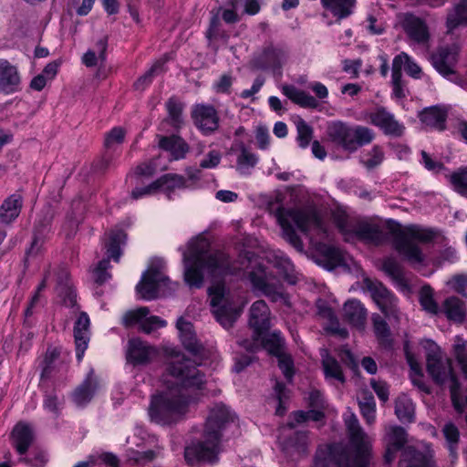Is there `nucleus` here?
Here are the masks:
<instances>
[{
    "label": "nucleus",
    "mask_w": 467,
    "mask_h": 467,
    "mask_svg": "<svg viewBox=\"0 0 467 467\" xmlns=\"http://www.w3.org/2000/svg\"><path fill=\"white\" fill-rule=\"evenodd\" d=\"M158 354L157 349L140 338H131L128 343L127 359L133 365L150 362Z\"/></svg>",
    "instance_id": "19"
},
{
    "label": "nucleus",
    "mask_w": 467,
    "mask_h": 467,
    "mask_svg": "<svg viewBox=\"0 0 467 467\" xmlns=\"http://www.w3.org/2000/svg\"><path fill=\"white\" fill-rule=\"evenodd\" d=\"M258 341L259 349L264 348L271 355L275 357H281L284 354L285 339L280 332L274 331L268 335L265 333L258 338Z\"/></svg>",
    "instance_id": "37"
},
{
    "label": "nucleus",
    "mask_w": 467,
    "mask_h": 467,
    "mask_svg": "<svg viewBox=\"0 0 467 467\" xmlns=\"http://www.w3.org/2000/svg\"><path fill=\"white\" fill-rule=\"evenodd\" d=\"M192 118L204 135H210L218 129L219 117L211 105H196L192 111Z\"/></svg>",
    "instance_id": "18"
},
{
    "label": "nucleus",
    "mask_w": 467,
    "mask_h": 467,
    "mask_svg": "<svg viewBox=\"0 0 467 467\" xmlns=\"http://www.w3.org/2000/svg\"><path fill=\"white\" fill-rule=\"evenodd\" d=\"M297 130V142L298 145L305 149L306 148L313 138V128L306 123L302 118H298L296 121Z\"/></svg>",
    "instance_id": "53"
},
{
    "label": "nucleus",
    "mask_w": 467,
    "mask_h": 467,
    "mask_svg": "<svg viewBox=\"0 0 467 467\" xmlns=\"http://www.w3.org/2000/svg\"><path fill=\"white\" fill-rule=\"evenodd\" d=\"M168 116L164 121L169 123L173 129L179 130L183 124L182 112L184 104L177 98L171 97L165 103Z\"/></svg>",
    "instance_id": "39"
},
{
    "label": "nucleus",
    "mask_w": 467,
    "mask_h": 467,
    "mask_svg": "<svg viewBox=\"0 0 467 467\" xmlns=\"http://www.w3.org/2000/svg\"><path fill=\"white\" fill-rule=\"evenodd\" d=\"M368 155V159L363 160L361 162L368 170L378 167L384 159V153L381 148L378 145L373 146Z\"/></svg>",
    "instance_id": "63"
},
{
    "label": "nucleus",
    "mask_w": 467,
    "mask_h": 467,
    "mask_svg": "<svg viewBox=\"0 0 467 467\" xmlns=\"http://www.w3.org/2000/svg\"><path fill=\"white\" fill-rule=\"evenodd\" d=\"M235 415L224 404H215L206 419L202 440L194 441L185 448V461L192 466L215 463L220 453L223 431L233 423Z\"/></svg>",
    "instance_id": "4"
},
{
    "label": "nucleus",
    "mask_w": 467,
    "mask_h": 467,
    "mask_svg": "<svg viewBox=\"0 0 467 467\" xmlns=\"http://www.w3.org/2000/svg\"><path fill=\"white\" fill-rule=\"evenodd\" d=\"M150 314V309L147 306H140L135 310L127 311L122 317V325L125 327H130L133 325L143 320Z\"/></svg>",
    "instance_id": "55"
},
{
    "label": "nucleus",
    "mask_w": 467,
    "mask_h": 467,
    "mask_svg": "<svg viewBox=\"0 0 467 467\" xmlns=\"http://www.w3.org/2000/svg\"><path fill=\"white\" fill-rule=\"evenodd\" d=\"M155 184L157 191L162 190L167 198L170 200L172 198V193L175 189L190 188V185L187 184V180H185V177L173 173H167L161 176L155 181Z\"/></svg>",
    "instance_id": "32"
},
{
    "label": "nucleus",
    "mask_w": 467,
    "mask_h": 467,
    "mask_svg": "<svg viewBox=\"0 0 467 467\" xmlns=\"http://www.w3.org/2000/svg\"><path fill=\"white\" fill-rule=\"evenodd\" d=\"M283 196L280 193L270 197L265 202L266 211L274 214L277 223L281 217L284 220L290 218L294 224L302 233H307L311 227L321 228L322 220L317 213L311 209H285L282 206Z\"/></svg>",
    "instance_id": "8"
},
{
    "label": "nucleus",
    "mask_w": 467,
    "mask_h": 467,
    "mask_svg": "<svg viewBox=\"0 0 467 467\" xmlns=\"http://www.w3.org/2000/svg\"><path fill=\"white\" fill-rule=\"evenodd\" d=\"M399 467H430V459L424 452L408 446L401 452Z\"/></svg>",
    "instance_id": "34"
},
{
    "label": "nucleus",
    "mask_w": 467,
    "mask_h": 467,
    "mask_svg": "<svg viewBox=\"0 0 467 467\" xmlns=\"http://www.w3.org/2000/svg\"><path fill=\"white\" fill-rule=\"evenodd\" d=\"M334 223L344 236L345 241H353V234L355 231V223L348 219V216L344 213H338L334 215Z\"/></svg>",
    "instance_id": "50"
},
{
    "label": "nucleus",
    "mask_w": 467,
    "mask_h": 467,
    "mask_svg": "<svg viewBox=\"0 0 467 467\" xmlns=\"http://www.w3.org/2000/svg\"><path fill=\"white\" fill-rule=\"evenodd\" d=\"M355 238L375 245H379L388 239L384 225L371 219L360 220L355 223L353 240Z\"/></svg>",
    "instance_id": "15"
},
{
    "label": "nucleus",
    "mask_w": 467,
    "mask_h": 467,
    "mask_svg": "<svg viewBox=\"0 0 467 467\" xmlns=\"http://www.w3.org/2000/svg\"><path fill=\"white\" fill-rule=\"evenodd\" d=\"M369 122L379 127L386 135L400 137L403 134L404 126L395 119L394 115L384 107H379L368 114Z\"/></svg>",
    "instance_id": "16"
},
{
    "label": "nucleus",
    "mask_w": 467,
    "mask_h": 467,
    "mask_svg": "<svg viewBox=\"0 0 467 467\" xmlns=\"http://www.w3.org/2000/svg\"><path fill=\"white\" fill-rule=\"evenodd\" d=\"M450 182L460 194L467 195V168L452 173Z\"/></svg>",
    "instance_id": "59"
},
{
    "label": "nucleus",
    "mask_w": 467,
    "mask_h": 467,
    "mask_svg": "<svg viewBox=\"0 0 467 467\" xmlns=\"http://www.w3.org/2000/svg\"><path fill=\"white\" fill-rule=\"evenodd\" d=\"M318 252L322 256L325 267L329 271L334 270L343 264L344 258L342 252L335 246L325 244H320Z\"/></svg>",
    "instance_id": "42"
},
{
    "label": "nucleus",
    "mask_w": 467,
    "mask_h": 467,
    "mask_svg": "<svg viewBox=\"0 0 467 467\" xmlns=\"http://www.w3.org/2000/svg\"><path fill=\"white\" fill-rule=\"evenodd\" d=\"M373 329L379 343L385 348H391L393 339L388 323L378 314L372 316Z\"/></svg>",
    "instance_id": "41"
},
{
    "label": "nucleus",
    "mask_w": 467,
    "mask_h": 467,
    "mask_svg": "<svg viewBox=\"0 0 467 467\" xmlns=\"http://www.w3.org/2000/svg\"><path fill=\"white\" fill-rule=\"evenodd\" d=\"M270 309L264 300L253 303L250 308L249 326L253 329L251 339L238 341L239 345L249 352L259 350L258 338L270 328Z\"/></svg>",
    "instance_id": "9"
},
{
    "label": "nucleus",
    "mask_w": 467,
    "mask_h": 467,
    "mask_svg": "<svg viewBox=\"0 0 467 467\" xmlns=\"http://www.w3.org/2000/svg\"><path fill=\"white\" fill-rule=\"evenodd\" d=\"M288 444L294 447L300 453H306L308 448V432L296 431L289 439Z\"/></svg>",
    "instance_id": "60"
},
{
    "label": "nucleus",
    "mask_w": 467,
    "mask_h": 467,
    "mask_svg": "<svg viewBox=\"0 0 467 467\" xmlns=\"http://www.w3.org/2000/svg\"><path fill=\"white\" fill-rule=\"evenodd\" d=\"M177 284H171L169 277L159 269L150 268L143 273L141 280L136 285V291L144 300H152L158 297L162 287L175 290Z\"/></svg>",
    "instance_id": "13"
},
{
    "label": "nucleus",
    "mask_w": 467,
    "mask_h": 467,
    "mask_svg": "<svg viewBox=\"0 0 467 467\" xmlns=\"http://www.w3.org/2000/svg\"><path fill=\"white\" fill-rule=\"evenodd\" d=\"M282 92L294 103L306 109H316L318 107V101L315 97L307 92L296 88L293 85H285L282 88Z\"/></svg>",
    "instance_id": "33"
},
{
    "label": "nucleus",
    "mask_w": 467,
    "mask_h": 467,
    "mask_svg": "<svg viewBox=\"0 0 467 467\" xmlns=\"http://www.w3.org/2000/svg\"><path fill=\"white\" fill-rule=\"evenodd\" d=\"M22 208V197L19 194H12L6 198L0 206V220L9 223L20 213Z\"/></svg>",
    "instance_id": "36"
},
{
    "label": "nucleus",
    "mask_w": 467,
    "mask_h": 467,
    "mask_svg": "<svg viewBox=\"0 0 467 467\" xmlns=\"http://www.w3.org/2000/svg\"><path fill=\"white\" fill-rule=\"evenodd\" d=\"M320 3L337 21H341L354 14L357 0H320Z\"/></svg>",
    "instance_id": "24"
},
{
    "label": "nucleus",
    "mask_w": 467,
    "mask_h": 467,
    "mask_svg": "<svg viewBox=\"0 0 467 467\" xmlns=\"http://www.w3.org/2000/svg\"><path fill=\"white\" fill-rule=\"evenodd\" d=\"M127 235L123 230H111L109 234V240L105 243L107 258L100 260L93 271V279L99 285L108 281L111 275L108 272L109 259L118 263L122 255L121 245L125 244Z\"/></svg>",
    "instance_id": "10"
},
{
    "label": "nucleus",
    "mask_w": 467,
    "mask_h": 467,
    "mask_svg": "<svg viewBox=\"0 0 467 467\" xmlns=\"http://www.w3.org/2000/svg\"><path fill=\"white\" fill-rule=\"evenodd\" d=\"M165 60H159L141 77L134 82V88L144 90L153 80L154 77L163 72Z\"/></svg>",
    "instance_id": "51"
},
{
    "label": "nucleus",
    "mask_w": 467,
    "mask_h": 467,
    "mask_svg": "<svg viewBox=\"0 0 467 467\" xmlns=\"http://www.w3.org/2000/svg\"><path fill=\"white\" fill-rule=\"evenodd\" d=\"M184 281L191 288L203 285L205 272L213 283L208 288L213 314L225 329L231 328L241 316L243 306L240 298L232 293L222 280L229 275H235L237 267L223 252H210L209 242L201 236L188 243V250H183Z\"/></svg>",
    "instance_id": "1"
},
{
    "label": "nucleus",
    "mask_w": 467,
    "mask_h": 467,
    "mask_svg": "<svg viewBox=\"0 0 467 467\" xmlns=\"http://www.w3.org/2000/svg\"><path fill=\"white\" fill-rule=\"evenodd\" d=\"M358 399L362 417L368 424H373L376 419V402L374 396L371 392L363 391Z\"/></svg>",
    "instance_id": "44"
},
{
    "label": "nucleus",
    "mask_w": 467,
    "mask_h": 467,
    "mask_svg": "<svg viewBox=\"0 0 467 467\" xmlns=\"http://www.w3.org/2000/svg\"><path fill=\"white\" fill-rule=\"evenodd\" d=\"M419 118L426 126L438 130H445V122L447 119V111L441 107L433 106L424 109L420 112Z\"/></svg>",
    "instance_id": "29"
},
{
    "label": "nucleus",
    "mask_w": 467,
    "mask_h": 467,
    "mask_svg": "<svg viewBox=\"0 0 467 467\" xmlns=\"http://www.w3.org/2000/svg\"><path fill=\"white\" fill-rule=\"evenodd\" d=\"M400 59L399 58L392 61V87L393 96L397 99H403L406 97L404 87L402 84V73L400 72Z\"/></svg>",
    "instance_id": "54"
},
{
    "label": "nucleus",
    "mask_w": 467,
    "mask_h": 467,
    "mask_svg": "<svg viewBox=\"0 0 467 467\" xmlns=\"http://www.w3.org/2000/svg\"><path fill=\"white\" fill-rule=\"evenodd\" d=\"M400 61V71L402 70V67H404L405 71L413 78H420L421 77V69L420 67L411 59L408 54L405 52H401L397 55L393 60L398 59Z\"/></svg>",
    "instance_id": "56"
},
{
    "label": "nucleus",
    "mask_w": 467,
    "mask_h": 467,
    "mask_svg": "<svg viewBox=\"0 0 467 467\" xmlns=\"http://www.w3.org/2000/svg\"><path fill=\"white\" fill-rule=\"evenodd\" d=\"M426 362L427 371L437 385L442 386L447 381L450 382L452 405L457 412L462 413L464 406L459 400L461 384L454 373L451 360L443 358L440 348L433 343L427 352Z\"/></svg>",
    "instance_id": "7"
},
{
    "label": "nucleus",
    "mask_w": 467,
    "mask_h": 467,
    "mask_svg": "<svg viewBox=\"0 0 467 467\" xmlns=\"http://www.w3.org/2000/svg\"><path fill=\"white\" fill-rule=\"evenodd\" d=\"M383 271L396 283L402 290H409L410 285L404 275L400 265L394 259L389 258L383 262Z\"/></svg>",
    "instance_id": "43"
},
{
    "label": "nucleus",
    "mask_w": 467,
    "mask_h": 467,
    "mask_svg": "<svg viewBox=\"0 0 467 467\" xmlns=\"http://www.w3.org/2000/svg\"><path fill=\"white\" fill-rule=\"evenodd\" d=\"M386 451L384 462L387 464L392 463L396 453L400 451L407 442L408 433L403 427L392 425L385 429Z\"/></svg>",
    "instance_id": "17"
},
{
    "label": "nucleus",
    "mask_w": 467,
    "mask_h": 467,
    "mask_svg": "<svg viewBox=\"0 0 467 467\" xmlns=\"http://www.w3.org/2000/svg\"><path fill=\"white\" fill-rule=\"evenodd\" d=\"M348 444L332 443L319 446L313 467H371V441L352 414L345 420Z\"/></svg>",
    "instance_id": "3"
},
{
    "label": "nucleus",
    "mask_w": 467,
    "mask_h": 467,
    "mask_svg": "<svg viewBox=\"0 0 467 467\" xmlns=\"http://www.w3.org/2000/svg\"><path fill=\"white\" fill-rule=\"evenodd\" d=\"M402 27L407 36L418 44H425L430 38L426 23L412 14L405 16Z\"/></svg>",
    "instance_id": "21"
},
{
    "label": "nucleus",
    "mask_w": 467,
    "mask_h": 467,
    "mask_svg": "<svg viewBox=\"0 0 467 467\" xmlns=\"http://www.w3.org/2000/svg\"><path fill=\"white\" fill-rule=\"evenodd\" d=\"M466 312L464 302L457 296H449L441 307V313L455 323H462L466 318Z\"/></svg>",
    "instance_id": "30"
},
{
    "label": "nucleus",
    "mask_w": 467,
    "mask_h": 467,
    "mask_svg": "<svg viewBox=\"0 0 467 467\" xmlns=\"http://www.w3.org/2000/svg\"><path fill=\"white\" fill-rule=\"evenodd\" d=\"M317 409V408H313L307 411L297 410L293 412L289 417L287 426L290 429H295L298 424L306 422L307 420L320 421L324 419L325 414Z\"/></svg>",
    "instance_id": "47"
},
{
    "label": "nucleus",
    "mask_w": 467,
    "mask_h": 467,
    "mask_svg": "<svg viewBox=\"0 0 467 467\" xmlns=\"http://www.w3.org/2000/svg\"><path fill=\"white\" fill-rule=\"evenodd\" d=\"M166 370L173 380L167 382L163 391L152 396L149 414L156 422L171 424L187 413L196 391L204 389L206 376L193 360L180 352L171 355Z\"/></svg>",
    "instance_id": "2"
},
{
    "label": "nucleus",
    "mask_w": 467,
    "mask_h": 467,
    "mask_svg": "<svg viewBox=\"0 0 467 467\" xmlns=\"http://www.w3.org/2000/svg\"><path fill=\"white\" fill-rule=\"evenodd\" d=\"M293 223L294 222L290 218L284 220L281 217L279 224L282 227L285 239L297 251L302 252L304 244L301 238L294 229Z\"/></svg>",
    "instance_id": "49"
},
{
    "label": "nucleus",
    "mask_w": 467,
    "mask_h": 467,
    "mask_svg": "<svg viewBox=\"0 0 467 467\" xmlns=\"http://www.w3.org/2000/svg\"><path fill=\"white\" fill-rule=\"evenodd\" d=\"M364 285L370 293L375 303L388 292V288L382 283L369 278L364 279Z\"/></svg>",
    "instance_id": "61"
},
{
    "label": "nucleus",
    "mask_w": 467,
    "mask_h": 467,
    "mask_svg": "<svg viewBox=\"0 0 467 467\" xmlns=\"http://www.w3.org/2000/svg\"><path fill=\"white\" fill-rule=\"evenodd\" d=\"M460 26H467V0H461L447 15L448 34H451Z\"/></svg>",
    "instance_id": "38"
},
{
    "label": "nucleus",
    "mask_w": 467,
    "mask_h": 467,
    "mask_svg": "<svg viewBox=\"0 0 467 467\" xmlns=\"http://www.w3.org/2000/svg\"><path fill=\"white\" fill-rule=\"evenodd\" d=\"M167 322L158 316L146 317L140 322V330L146 334H150L157 328L166 327Z\"/></svg>",
    "instance_id": "62"
},
{
    "label": "nucleus",
    "mask_w": 467,
    "mask_h": 467,
    "mask_svg": "<svg viewBox=\"0 0 467 467\" xmlns=\"http://www.w3.org/2000/svg\"><path fill=\"white\" fill-rule=\"evenodd\" d=\"M321 364L327 380L337 381L341 384L346 382V377L340 363L327 349L321 350Z\"/></svg>",
    "instance_id": "25"
},
{
    "label": "nucleus",
    "mask_w": 467,
    "mask_h": 467,
    "mask_svg": "<svg viewBox=\"0 0 467 467\" xmlns=\"http://www.w3.org/2000/svg\"><path fill=\"white\" fill-rule=\"evenodd\" d=\"M395 414L402 422L414 420V404L406 395L399 396L395 401Z\"/></svg>",
    "instance_id": "46"
},
{
    "label": "nucleus",
    "mask_w": 467,
    "mask_h": 467,
    "mask_svg": "<svg viewBox=\"0 0 467 467\" xmlns=\"http://www.w3.org/2000/svg\"><path fill=\"white\" fill-rule=\"evenodd\" d=\"M454 354L462 374L467 379V343H457L454 346Z\"/></svg>",
    "instance_id": "64"
},
{
    "label": "nucleus",
    "mask_w": 467,
    "mask_h": 467,
    "mask_svg": "<svg viewBox=\"0 0 467 467\" xmlns=\"http://www.w3.org/2000/svg\"><path fill=\"white\" fill-rule=\"evenodd\" d=\"M99 389V381L92 371L72 393V400L78 407H85L93 399Z\"/></svg>",
    "instance_id": "23"
},
{
    "label": "nucleus",
    "mask_w": 467,
    "mask_h": 467,
    "mask_svg": "<svg viewBox=\"0 0 467 467\" xmlns=\"http://www.w3.org/2000/svg\"><path fill=\"white\" fill-rule=\"evenodd\" d=\"M344 317L353 327L363 329L367 319V309L357 299L348 300L344 304Z\"/></svg>",
    "instance_id": "26"
},
{
    "label": "nucleus",
    "mask_w": 467,
    "mask_h": 467,
    "mask_svg": "<svg viewBox=\"0 0 467 467\" xmlns=\"http://www.w3.org/2000/svg\"><path fill=\"white\" fill-rule=\"evenodd\" d=\"M288 57L289 51L287 48L269 44L254 57L252 64L257 69L280 71L287 62Z\"/></svg>",
    "instance_id": "14"
},
{
    "label": "nucleus",
    "mask_w": 467,
    "mask_h": 467,
    "mask_svg": "<svg viewBox=\"0 0 467 467\" xmlns=\"http://www.w3.org/2000/svg\"><path fill=\"white\" fill-rule=\"evenodd\" d=\"M376 304L387 317L399 319L398 299L389 290Z\"/></svg>",
    "instance_id": "48"
},
{
    "label": "nucleus",
    "mask_w": 467,
    "mask_h": 467,
    "mask_svg": "<svg viewBox=\"0 0 467 467\" xmlns=\"http://www.w3.org/2000/svg\"><path fill=\"white\" fill-rule=\"evenodd\" d=\"M20 75L16 66L8 60L0 58V90L10 94L19 88Z\"/></svg>",
    "instance_id": "22"
},
{
    "label": "nucleus",
    "mask_w": 467,
    "mask_h": 467,
    "mask_svg": "<svg viewBox=\"0 0 467 467\" xmlns=\"http://www.w3.org/2000/svg\"><path fill=\"white\" fill-rule=\"evenodd\" d=\"M14 447L20 455H24L28 451L34 441L32 428L26 423L18 422L13 431Z\"/></svg>",
    "instance_id": "27"
},
{
    "label": "nucleus",
    "mask_w": 467,
    "mask_h": 467,
    "mask_svg": "<svg viewBox=\"0 0 467 467\" xmlns=\"http://www.w3.org/2000/svg\"><path fill=\"white\" fill-rule=\"evenodd\" d=\"M226 5L234 9L244 8V13L254 16L260 11L258 0H227Z\"/></svg>",
    "instance_id": "57"
},
{
    "label": "nucleus",
    "mask_w": 467,
    "mask_h": 467,
    "mask_svg": "<svg viewBox=\"0 0 467 467\" xmlns=\"http://www.w3.org/2000/svg\"><path fill=\"white\" fill-rule=\"evenodd\" d=\"M275 267L279 270L280 274L289 284H296V280L294 275V265L290 259L285 256L279 257L275 262Z\"/></svg>",
    "instance_id": "58"
},
{
    "label": "nucleus",
    "mask_w": 467,
    "mask_h": 467,
    "mask_svg": "<svg viewBox=\"0 0 467 467\" xmlns=\"http://www.w3.org/2000/svg\"><path fill=\"white\" fill-rule=\"evenodd\" d=\"M441 433L445 439V445L451 460L454 462L458 458L460 431L452 421H447L441 428Z\"/></svg>",
    "instance_id": "35"
},
{
    "label": "nucleus",
    "mask_w": 467,
    "mask_h": 467,
    "mask_svg": "<svg viewBox=\"0 0 467 467\" xmlns=\"http://www.w3.org/2000/svg\"><path fill=\"white\" fill-rule=\"evenodd\" d=\"M57 291V295L62 298V301L66 306L73 307L76 305V292L67 281L64 282L62 276H60L58 279Z\"/></svg>",
    "instance_id": "52"
},
{
    "label": "nucleus",
    "mask_w": 467,
    "mask_h": 467,
    "mask_svg": "<svg viewBox=\"0 0 467 467\" xmlns=\"http://www.w3.org/2000/svg\"><path fill=\"white\" fill-rule=\"evenodd\" d=\"M326 135L329 142L348 153L356 152L375 139V132L370 128L362 125H350L342 120L328 122Z\"/></svg>",
    "instance_id": "6"
},
{
    "label": "nucleus",
    "mask_w": 467,
    "mask_h": 467,
    "mask_svg": "<svg viewBox=\"0 0 467 467\" xmlns=\"http://www.w3.org/2000/svg\"><path fill=\"white\" fill-rule=\"evenodd\" d=\"M176 327L179 330L180 338L183 347L192 354L200 353L202 346L198 342L195 333L192 331V325L183 317H180L177 320Z\"/></svg>",
    "instance_id": "28"
},
{
    "label": "nucleus",
    "mask_w": 467,
    "mask_h": 467,
    "mask_svg": "<svg viewBox=\"0 0 467 467\" xmlns=\"http://www.w3.org/2000/svg\"><path fill=\"white\" fill-rule=\"evenodd\" d=\"M90 320L86 312H80L78 317L74 324V339L76 345V357L80 362L84 357V353L88 348L90 339Z\"/></svg>",
    "instance_id": "20"
},
{
    "label": "nucleus",
    "mask_w": 467,
    "mask_h": 467,
    "mask_svg": "<svg viewBox=\"0 0 467 467\" xmlns=\"http://www.w3.org/2000/svg\"><path fill=\"white\" fill-rule=\"evenodd\" d=\"M419 302L422 309L427 313L437 316L441 313V307L434 299V290L429 285L421 286L419 292Z\"/></svg>",
    "instance_id": "45"
},
{
    "label": "nucleus",
    "mask_w": 467,
    "mask_h": 467,
    "mask_svg": "<svg viewBox=\"0 0 467 467\" xmlns=\"http://www.w3.org/2000/svg\"><path fill=\"white\" fill-rule=\"evenodd\" d=\"M159 147L169 151L173 160L183 159L189 150L188 144L177 135L161 136L159 140Z\"/></svg>",
    "instance_id": "31"
},
{
    "label": "nucleus",
    "mask_w": 467,
    "mask_h": 467,
    "mask_svg": "<svg viewBox=\"0 0 467 467\" xmlns=\"http://www.w3.org/2000/svg\"><path fill=\"white\" fill-rule=\"evenodd\" d=\"M460 45L453 43L450 46L440 47L431 57V64L443 77L455 81L459 86L467 90V80L455 75L454 67L457 63Z\"/></svg>",
    "instance_id": "12"
},
{
    "label": "nucleus",
    "mask_w": 467,
    "mask_h": 467,
    "mask_svg": "<svg viewBox=\"0 0 467 467\" xmlns=\"http://www.w3.org/2000/svg\"><path fill=\"white\" fill-rule=\"evenodd\" d=\"M248 276L254 290L261 292L273 302L284 297L282 282L263 265H254Z\"/></svg>",
    "instance_id": "11"
},
{
    "label": "nucleus",
    "mask_w": 467,
    "mask_h": 467,
    "mask_svg": "<svg viewBox=\"0 0 467 467\" xmlns=\"http://www.w3.org/2000/svg\"><path fill=\"white\" fill-rule=\"evenodd\" d=\"M390 232L395 250L411 265H420L424 261V254L415 241L427 244L436 235L432 229L418 224H410L404 228L398 224L396 228H391Z\"/></svg>",
    "instance_id": "5"
},
{
    "label": "nucleus",
    "mask_w": 467,
    "mask_h": 467,
    "mask_svg": "<svg viewBox=\"0 0 467 467\" xmlns=\"http://www.w3.org/2000/svg\"><path fill=\"white\" fill-rule=\"evenodd\" d=\"M240 152L236 160V171L242 175H248L258 162V156L251 152L244 143L239 145Z\"/></svg>",
    "instance_id": "40"
}]
</instances>
